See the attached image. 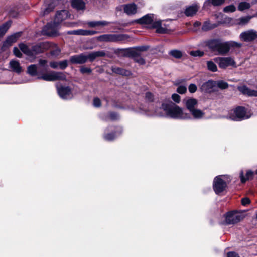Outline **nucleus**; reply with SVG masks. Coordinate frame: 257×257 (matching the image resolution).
<instances>
[{"label":"nucleus","instance_id":"obj_1","mask_svg":"<svg viewBox=\"0 0 257 257\" xmlns=\"http://www.w3.org/2000/svg\"><path fill=\"white\" fill-rule=\"evenodd\" d=\"M122 108L148 116L163 117L166 115L169 117L176 119L187 120L192 119L190 113L184 112L181 107L171 101L166 103H157L155 109H154L152 105H149L147 107L146 106L141 105L138 108H134L132 105H129L126 108Z\"/></svg>","mask_w":257,"mask_h":257},{"label":"nucleus","instance_id":"obj_2","mask_svg":"<svg viewBox=\"0 0 257 257\" xmlns=\"http://www.w3.org/2000/svg\"><path fill=\"white\" fill-rule=\"evenodd\" d=\"M70 16V14L67 10L58 11L55 15L54 22L48 23L42 29L43 34L49 36L55 35L57 34L58 25Z\"/></svg>","mask_w":257,"mask_h":257},{"label":"nucleus","instance_id":"obj_3","mask_svg":"<svg viewBox=\"0 0 257 257\" xmlns=\"http://www.w3.org/2000/svg\"><path fill=\"white\" fill-rule=\"evenodd\" d=\"M138 22L141 24H146L149 27L156 28V31L159 33H165L166 29L162 27L161 21L154 20L153 14H147L138 20Z\"/></svg>","mask_w":257,"mask_h":257},{"label":"nucleus","instance_id":"obj_4","mask_svg":"<svg viewBox=\"0 0 257 257\" xmlns=\"http://www.w3.org/2000/svg\"><path fill=\"white\" fill-rule=\"evenodd\" d=\"M252 115L250 111L244 107L239 106L237 107L232 114H230L226 116V118L233 121H239L242 120L249 118Z\"/></svg>","mask_w":257,"mask_h":257},{"label":"nucleus","instance_id":"obj_5","mask_svg":"<svg viewBox=\"0 0 257 257\" xmlns=\"http://www.w3.org/2000/svg\"><path fill=\"white\" fill-rule=\"evenodd\" d=\"M46 70H42V74L37 77L38 79H42L47 81H53L58 80H65V75L61 72L52 71L44 73Z\"/></svg>","mask_w":257,"mask_h":257},{"label":"nucleus","instance_id":"obj_6","mask_svg":"<svg viewBox=\"0 0 257 257\" xmlns=\"http://www.w3.org/2000/svg\"><path fill=\"white\" fill-rule=\"evenodd\" d=\"M214 60L221 69H226L229 66L234 68L237 67L236 62L231 57H217Z\"/></svg>","mask_w":257,"mask_h":257},{"label":"nucleus","instance_id":"obj_7","mask_svg":"<svg viewBox=\"0 0 257 257\" xmlns=\"http://www.w3.org/2000/svg\"><path fill=\"white\" fill-rule=\"evenodd\" d=\"M225 178V176H218L214 178L213 187L216 194H218L225 189L227 184L224 180Z\"/></svg>","mask_w":257,"mask_h":257},{"label":"nucleus","instance_id":"obj_8","mask_svg":"<svg viewBox=\"0 0 257 257\" xmlns=\"http://www.w3.org/2000/svg\"><path fill=\"white\" fill-rule=\"evenodd\" d=\"M244 218L243 215L234 211L229 212L225 215V222L226 224H234L242 220Z\"/></svg>","mask_w":257,"mask_h":257},{"label":"nucleus","instance_id":"obj_9","mask_svg":"<svg viewBox=\"0 0 257 257\" xmlns=\"http://www.w3.org/2000/svg\"><path fill=\"white\" fill-rule=\"evenodd\" d=\"M123 39L124 35L122 34H104L98 37V40L102 42H118Z\"/></svg>","mask_w":257,"mask_h":257},{"label":"nucleus","instance_id":"obj_10","mask_svg":"<svg viewBox=\"0 0 257 257\" xmlns=\"http://www.w3.org/2000/svg\"><path fill=\"white\" fill-rule=\"evenodd\" d=\"M240 38L245 42L253 41L257 38V31L250 29L243 32L240 34Z\"/></svg>","mask_w":257,"mask_h":257},{"label":"nucleus","instance_id":"obj_11","mask_svg":"<svg viewBox=\"0 0 257 257\" xmlns=\"http://www.w3.org/2000/svg\"><path fill=\"white\" fill-rule=\"evenodd\" d=\"M59 96L63 99H70L73 97L70 88L68 86L57 87Z\"/></svg>","mask_w":257,"mask_h":257},{"label":"nucleus","instance_id":"obj_12","mask_svg":"<svg viewBox=\"0 0 257 257\" xmlns=\"http://www.w3.org/2000/svg\"><path fill=\"white\" fill-rule=\"evenodd\" d=\"M88 60V57L85 54L82 53L79 55H75L70 58V61L73 64H83Z\"/></svg>","mask_w":257,"mask_h":257},{"label":"nucleus","instance_id":"obj_13","mask_svg":"<svg viewBox=\"0 0 257 257\" xmlns=\"http://www.w3.org/2000/svg\"><path fill=\"white\" fill-rule=\"evenodd\" d=\"M27 73L31 76L37 77L42 74V69L36 64L29 66L27 68Z\"/></svg>","mask_w":257,"mask_h":257},{"label":"nucleus","instance_id":"obj_14","mask_svg":"<svg viewBox=\"0 0 257 257\" xmlns=\"http://www.w3.org/2000/svg\"><path fill=\"white\" fill-rule=\"evenodd\" d=\"M21 36V33H15L7 37L4 41L3 47L7 48L11 46L14 43L16 42L19 37Z\"/></svg>","mask_w":257,"mask_h":257},{"label":"nucleus","instance_id":"obj_15","mask_svg":"<svg viewBox=\"0 0 257 257\" xmlns=\"http://www.w3.org/2000/svg\"><path fill=\"white\" fill-rule=\"evenodd\" d=\"M229 45V42H223L221 40L216 52L218 54L225 55L228 53L230 50Z\"/></svg>","mask_w":257,"mask_h":257},{"label":"nucleus","instance_id":"obj_16","mask_svg":"<svg viewBox=\"0 0 257 257\" xmlns=\"http://www.w3.org/2000/svg\"><path fill=\"white\" fill-rule=\"evenodd\" d=\"M237 89L244 95L248 96H257V90L249 89L245 85L238 86Z\"/></svg>","mask_w":257,"mask_h":257},{"label":"nucleus","instance_id":"obj_17","mask_svg":"<svg viewBox=\"0 0 257 257\" xmlns=\"http://www.w3.org/2000/svg\"><path fill=\"white\" fill-rule=\"evenodd\" d=\"M187 109L190 112L194 110L197 105V100L194 98H188L183 100Z\"/></svg>","mask_w":257,"mask_h":257},{"label":"nucleus","instance_id":"obj_18","mask_svg":"<svg viewBox=\"0 0 257 257\" xmlns=\"http://www.w3.org/2000/svg\"><path fill=\"white\" fill-rule=\"evenodd\" d=\"M221 40L219 39H214L208 40L206 42V45L212 51L216 52Z\"/></svg>","mask_w":257,"mask_h":257},{"label":"nucleus","instance_id":"obj_19","mask_svg":"<svg viewBox=\"0 0 257 257\" xmlns=\"http://www.w3.org/2000/svg\"><path fill=\"white\" fill-rule=\"evenodd\" d=\"M45 44L43 43L33 46L31 48L32 57H34L36 55L42 53L45 50Z\"/></svg>","mask_w":257,"mask_h":257},{"label":"nucleus","instance_id":"obj_20","mask_svg":"<svg viewBox=\"0 0 257 257\" xmlns=\"http://www.w3.org/2000/svg\"><path fill=\"white\" fill-rule=\"evenodd\" d=\"M123 9L127 15H134L137 12V6L134 3L128 4L123 6Z\"/></svg>","mask_w":257,"mask_h":257},{"label":"nucleus","instance_id":"obj_21","mask_svg":"<svg viewBox=\"0 0 257 257\" xmlns=\"http://www.w3.org/2000/svg\"><path fill=\"white\" fill-rule=\"evenodd\" d=\"M198 9L199 7L197 5L193 4L187 7L184 11V13L186 16H192L197 13Z\"/></svg>","mask_w":257,"mask_h":257},{"label":"nucleus","instance_id":"obj_22","mask_svg":"<svg viewBox=\"0 0 257 257\" xmlns=\"http://www.w3.org/2000/svg\"><path fill=\"white\" fill-rule=\"evenodd\" d=\"M9 66L12 71L17 73H20L22 71V68L18 61L11 60L9 62Z\"/></svg>","mask_w":257,"mask_h":257},{"label":"nucleus","instance_id":"obj_23","mask_svg":"<svg viewBox=\"0 0 257 257\" xmlns=\"http://www.w3.org/2000/svg\"><path fill=\"white\" fill-rule=\"evenodd\" d=\"M122 132L121 128H117L115 131V133H105L104 135V138L107 141H112L119 135Z\"/></svg>","mask_w":257,"mask_h":257},{"label":"nucleus","instance_id":"obj_24","mask_svg":"<svg viewBox=\"0 0 257 257\" xmlns=\"http://www.w3.org/2000/svg\"><path fill=\"white\" fill-rule=\"evenodd\" d=\"M216 85V82L212 80H209L203 83L202 85V89L206 92H210L213 87Z\"/></svg>","mask_w":257,"mask_h":257},{"label":"nucleus","instance_id":"obj_25","mask_svg":"<svg viewBox=\"0 0 257 257\" xmlns=\"http://www.w3.org/2000/svg\"><path fill=\"white\" fill-rule=\"evenodd\" d=\"M190 112V115L192 118L195 119H200L204 117L205 113L201 110L195 109L192 110Z\"/></svg>","mask_w":257,"mask_h":257},{"label":"nucleus","instance_id":"obj_26","mask_svg":"<svg viewBox=\"0 0 257 257\" xmlns=\"http://www.w3.org/2000/svg\"><path fill=\"white\" fill-rule=\"evenodd\" d=\"M71 5L77 10H83L85 7V3L82 0H72Z\"/></svg>","mask_w":257,"mask_h":257},{"label":"nucleus","instance_id":"obj_27","mask_svg":"<svg viewBox=\"0 0 257 257\" xmlns=\"http://www.w3.org/2000/svg\"><path fill=\"white\" fill-rule=\"evenodd\" d=\"M131 54L133 57L134 61L136 62L141 65H143L145 63V60L140 56V53L136 51H132L131 52Z\"/></svg>","mask_w":257,"mask_h":257},{"label":"nucleus","instance_id":"obj_28","mask_svg":"<svg viewBox=\"0 0 257 257\" xmlns=\"http://www.w3.org/2000/svg\"><path fill=\"white\" fill-rule=\"evenodd\" d=\"M254 175V172L251 170H248L246 173V177L243 176V173L241 171L240 173V177L242 183H245L247 180L252 179Z\"/></svg>","mask_w":257,"mask_h":257},{"label":"nucleus","instance_id":"obj_29","mask_svg":"<svg viewBox=\"0 0 257 257\" xmlns=\"http://www.w3.org/2000/svg\"><path fill=\"white\" fill-rule=\"evenodd\" d=\"M110 23L106 21H90L88 22V25L90 27H95L97 26H107Z\"/></svg>","mask_w":257,"mask_h":257},{"label":"nucleus","instance_id":"obj_30","mask_svg":"<svg viewBox=\"0 0 257 257\" xmlns=\"http://www.w3.org/2000/svg\"><path fill=\"white\" fill-rule=\"evenodd\" d=\"M217 26L218 25L217 24H211L209 21H206L203 23L202 30L204 31H207L217 27Z\"/></svg>","mask_w":257,"mask_h":257},{"label":"nucleus","instance_id":"obj_31","mask_svg":"<svg viewBox=\"0 0 257 257\" xmlns=\"http://www.w3.org/2000/svg\"><path fill=\"white\" fill-rule=\"evenodd\" d=\"M252 17V16H246L240 17L236 19V23L239 25H245L248 23Z\"/></svg>","mask_w":257,"mask_h":257},{"label":"nucleus","instance_id":"obj_32","mask_svg":"<svg viewBox=\"0 0 257 257\" xmlns=\"http://www.w3.org/2000/svg\"><path fill=\"white\" fill-rule=\"evenodd\" d=\"M11 21H9L0 26V37L5 35L11 25Z\"/></svg>","mask_w":257,"mask_h":257},{"label":"nucleus","instance_id":"obj_33","mask_svg":"<svg viewBox=\"0 0 257 257\" xmlns=\"http://www.w3.org/2000/svg\"><path fill=\"white\" fill-rule=\"evenodd\" d=\"M19 48L20 50L26 55L29 57H32V53H31V49H30L28 46L23 43L19 44Z\"/></svg>","mask_w":257,"mask_h":257},{"label":"nucleus","instance_id":"obj_34","mask_svg":"<svg viewBox=\"0 0 257 257\" xmlns=\"http://www.w3.org/2000/svg\"><path fill=\"white\" fill-rule=\"evenodd\" d=\"M225 0H207L204 5L206 6L212 5L214 6H217L223 4Z\"/></svg>","mask_w":257,"mask_h":257},{"label":"nucleus","instance_id":"obj_35","mask_svg":"<svg viewBox=\"0 0 257 257\" xmlns=\"http://www.w3.org/2000/svg\"><path fill=\"white\" fill-rule=\"evenodd\" d=\"M57 2V0H54L52 3L49 4L48 6L45 9L44 11L41 13V15L42 16H45V15L48 14L50 12L52 11L55 7L54 4H56Z\"/></svg>","mask_w":257,"mask_h":257},{"label":"nucleus","instance_id":"obj_36","mask_svg":"<svg viewBox=\"0 0 257 257\" xmlns=\"http://www.w3.org/2000/svg\"><path fill=\"white\" fill-rule=\"evenodd\" d=\"M111 69L113 72L118 74L127 75L129 73V72L126 71L124 69H121L119 67H112Z\"/></svg>","mask_w":257,"mask_h":257},{"label":"nucleus","instance_id":"obj_37","mask_svg":"<svg viewBox=\"0 0 257 257\" xmlns=\"http://www.w3.org/2000/svg\"><path fill=\"white\" fill-rule=\"evenodd\" d=\"M68 34L86 36V30L78 29L76 30L69 31L68 32Z\"/></svg>","mask_w":257,"mask_h":257},{"label":"nucleus","instance_id":"obj_38","mask_svg":"<svg viewBox=\"0 0 257 257\" xmlns=\"http://www.w3.org/2000/svg\"><path fill=\"white\" fill-rule=\"evenodd\" d=\"M207 66L208 69L212 72H216L217 71L216 65L211 61H208L207 62Z\"/></svg>","mask_w":257,"mask_h":257},{"label":"nucleus","instance_id":"obj_39","mask_svg":"<svg viewBox=\"0 0 257 257\" xmlns=\"http://www.w3.org/2000/svg\"><path fill=\"white\" fill-rule=\"evenodd\" d=\"M250 7L249 3L247 2H241L239 4L238 9L239 11H242L243 10L248 9Z\"/></svg>","mask_w":257,"mask_h":257},{"label":"nucleus","instance_id":"obj_40","mask_svg":"<svg viewBox=\"0 0 257 257\" xmlns=\"http://www.w3.org/2000/svg\"><path fill=\"white\" fill-rule=\"evenodd\" d=\"M169 54L175 58H180L182 57V54L180 51L177 50H171Z\"/></svg>","mask_w":257,"mask_h":257},{"label":"nucleus","instance_id":"obj_41","mask_svg":"<svg viewBox=\"0 0 257 257\" xmlns=\"http://www.w3.org/2000/svg\"><path fill=\"white\" fill-rule=\"evenodd\" d=\"M190 54L193 57H202L204 55V52L203 51L197 50L190 51Z\"/></svg>","mask_w":257,"mask_h":257},{"label":"nucleus","instance_id":"obj_42","mask_svg":"<svg viewBox=\"0 0 257 257\" xmlns=\"http://www.w3.org/2000/svg\"><path fill=\"white\" fill-rule=\"evenodd\" d=\"M236 7L233 5L227 6L223 8V11L225 13H232L235 12Z\"/></svg>","mask_w":257,"mask_h":257},{"label":"nucleus","instance_id":"obj_43","mask_svg":"<svg viewBox=\"0 0 257 257\" xmlns=\"http://www.w3.org/2000/svg\"><path fill=\"white\" fill-rule=\"evenodd\" d=\"M216 84L218 87L220 89H224L228 87V84L227 82L223 81H219L216 82Z\"/></svg>","mask_w":257,"mask_h":257},{"label":"nucleus","instance_id":"obj_44","mask_svg":"<svg viewBox=\"0 0 257 257\" xmlns=\"http://www.w3.org/2000/svg\"><path fill=\"white\" fill-rule=\"evenodd\" d=\"M47 63V61L46 60L40 59L37 65L39 66L42 70H46V65Z\"/></svg>","mask_w":257,"mask_h":257},{"label":"nucleus","instance_id":"obj_45","mask_svg":"<svg viewBox=\"0 0 257 257\" xmlns=\"http://www.w3.org/2000/svg\"><path fill=\"white\" fill-rule=\"evenodd\" d=\"M61 53V50L58 47L54 48L51 51V54L54 57L58 56Z\"/></svg>","mask_w":257,"mask_h":257},{"label":"nucleus","instance_id":"obj_46","mask_svg":"<svg viewBox=\"0 0 257 257\" xmlns=\"http://www.w3.org/2000/svg\"><path fill=\"white\" fill-rule=\"evenodd\" d=\"M68 66V61L66 60L59 62V68L61 69H65Z\"/></svg>","mask_w":257,"mask_h":257},{"label":"nucleus","instance_id":"obj_47","mask_svg":"<svg viewBox=\"0 0 257 257\" xmlns=\"http://www.w3.org/2000/svg\"><path fill=\"white\" fill-rule=\"evenodd\" d=\"M187 91V88L183 85H180L177 89V92L179 94H184Z\"/></svg>","mask_w":257,"mask_h":257},{"label":"nucleus","instance_id":"obj_48","mask_svg":"<svg viewBox=\"0 0 257 257\" xmlns=\"http://www.w3.org/2000/svg\"><path fill=\"white\" fill-rule=\"evenodd\" d=\"M87 57H88V59H89L91 62L93 61L96 58H97L96 52H93L89 53Z\"/></svg>","mask_w":257,"mask_h":257},{"label":"nucleus","instance_id":"obj_49","mask_svg":"<svg viewBox=\"0 0 257 257\" xmlns=\"http://www.w3.org/2000/svg\"><path fill=\"white\" fill-rule=\"evenodd\" d=\"M80 71L81 73L82 74H90L92 72V70L91 69V68L84 66L81 67V68L80 69Z\"/></svg>","mask_w":257,"mask_h":257},{"label":"nucleus","instance_id":"obj_50","mask_svg":"<svg viewBox=\"0 0 257 257\" xmlns=\"http://www.w3.org/2000/svg\"><path fill=\"white\" fill-rule=\"evenodd\" d=\"M153 95L150 92H147L145 94V99L146 101L151 102L153 100Z\"/></svg>","mask_w":257,"mask_h":257},{"label":"nucleus","instance_id":"obj_51","mask_svg":"<svg viewBox=\"0 0 257 257\" xmlns=\"http://www.w3.org/2000/svg\"><path fill=\"white\" fill-rule=\"evenodd\" d=\"M229 49H230L231 47L240 48L242 46V44L241 43L234 41L229 42Z\"/></svg>","mask_w":257,"mask_h":257},{"label":"nucleus","instance_id":"obj_52","mask_svg":"<svg viewBox=\"0 0 257 257\" xmlns=\"http://www.w3.org/2000/svg\"><path fill=\"white\" fill-rule=\"evenodd\" d=\"M172 99L175 102L177 103H179L180 101V96L176 93L173 94L172 95Z\"/></svg>","mask_w":257,"mask_h":257},{"label":"nucleus","instance_id":"obj_53","mask_svg":"<svg viewBox=\"0 0 257 257\" xmlns=\"http://www.w3.org/2000/svg\"><path fill=\"white\" fill-rule=\"evenodd\" d=\"M13 53L14 55L19 58L22 57V54L20 50L17 47H14L13 49Z\"/></svg>","mask_w":257,"mask_h":257},{"label":"nucleus","instance_id":"obj_54","mask_svg":"<svg viewBox=\"0 0 257 257\" xmlns=\"http://www.w3.org/2000/svg\"><path fill=\"white\" fill-rule=\"evenodd\" d=\"M93 105L94 107H99L101 106V101L98 98H94L93 99Z\"/></svg>","mask_w":257,"mask_h":257},{"label":"nucleus","instance_id":"obj_55","mask_svg":"<svg viewBox=\"0 0 257 257\" xmlns=\"http://www.w3.org/2000/svg\"><path fill=\"white\" fill-rule=\"evenodd\" d=\"M189 91L190 93H194L197 90V87L196 85L194 84H191L188 87Z\"/></svg>","mask_w":257,"mask_h":257},{"label":"nucleus","instance_id":"obj_56","mask_svg":"<svg viewBox=\"0 0 257 257\" xmlns=\"http://www.w3.org/2000/svg\"><path fill=\"white\" fill-rule=\"evenodd\" d=\"M109 117L111 120H115L119 118V116L117 113L112 112L110 113Z\"/></svg>","mask_w":257,"mask_h":257},{"label":"nucleus","instance_id":"obj_57","mask_svg":"<svg viewBox=\"0 0 257 257\" xmlns=\"http://www.w3.org/2000/svg\"><path fill=\"white\" fill-rule=\"evenodd\" d=\"M250 202V201L248 198L245 197L243 198L241 200V203L243 205L245 206L247 204H249Z\"/></svg>","mask_w":257,"mask_h":257},{"label":"nucleus","instance_id":"obj_58","mask_svg":"<svg viewBox=\"0 0 257 257\" xmlns=\"http://www.w3.org/2000/svg\"><path fill=\"white\" fill-rule=\"evenodd\" d=\"M50 66L54 69L59 68V62H51L50 63Z\"/></svg>","mask_w":257,"mask_h":257},{"label":"nucleus","instance_id":"obj_59","mask_svg":"<svg viewBox=\"0 0 257 257\" xmlns=\"http://www.w3.org/2000/svg\"><path fill=\"white\" fill-rule=\"evenodd\" d=\"M97 57H104L106 53L103 51H96Z\"/></svg>","mask_w":257,"mask_h":257},{"label":"nucleus","instance_id":"obj_60","mask_svg":"<svg viewBox=\"0 0 257 257\" xmlns=\"http://www.w3.org/2000/svg\"><path fill=\"white\" fill-rule=\"evenodd\" d=\"M97 33L95 31L86 30V36L93 35Z\"/></svg>","mask_w":257,"mask_h":257},{"label":"nucleus","instance_id":"obj_61","mask_svg":"<svg viewBox=\"0 0 257 257\" xmlns=\"http://www.w3.org/2000/svg\"><path fill=\"white\" fill-rule=\"evenodd\" d=\"M227 257H239V256L234 252H229L227 253Z\"/></svg>","mask_w":257,"mask_h":257},{"label":"nucleus","instance_id":"obj_62","mask_svg":"<svg viewBox=\"0 0 257 257\" xmlns=\"http://www.w3.org/2000/svg\"><path fill=\"white\" fill-rule=\"evenodd\" d=\"M147 48H148V47L146 46H142V47H139L135 51H136L137 52H138L139 53V52L144 51L146 50L147 49Z\"/></svg>","mask_w":257,"mask_h":257},{"label":"nucleus","instance_id":"obj_63","mask_svg":"<svg viewBox=\"0 0 257 257\" xmlns=\"http://www.w3.org/2000/svg\"><path fill=\"white\" fill-rule=\"evenodd\" d=\"M195 27H198L201 25V23L199 21H196L193 24Z\"/></svg>","mask_w":257,"mask_h":257},{"label":"nucleus","instance_id":"obj_64","mask_svg":"<svg viewBox=\"0 0 257 257\" xmlns=\"http://www.w3.org/2000/svg\"><path fill=\"white\" fill-rule=\"evenodd\" d=\"M255 173L257 174V170L255 171Z\"/></svg>","mask_w":257,"mask_h":257}]
</instances>
